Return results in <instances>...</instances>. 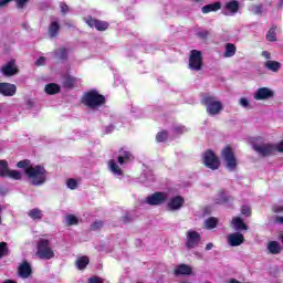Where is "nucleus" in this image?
<instances>
[{
  "label": "nucleus",
  "mask_w": 283,
  "mask_h": 283,
  "mask_svg": "<svg viewBox=\"0 0 283 283\" xmlns=\"http://www.w3.org/2000/svg\"><path fill=\"white\" fill-rule=\"evenodd\" d=\"M30 159L20 160L17 164L19 169H25L24 174L33 187H41L48 180V170L42 165L30 166Z\"/></svg>",
  "instance_id": "f257e3e1"
},
{
  "label": "nucleus",
  "mask_w": 283,
  "mask_h": 283,
  "mask_svg": "<svg viewBox=\"0 0 283 283\" xmlns=\"http://www.w3.org/2000/svg\"><path fill=\"white\" fill-rule=\"evenodd\" d=\"M81 103L85 107H88V109H98V107H103L107 103V98L105 95L98 93V91L91 90L83 93Z\"/></svg>",
  "instance_id": "f03ea898"
},
{
  "label": "nucleus",
  "mask_w": 283,
  "mask_h": 283,
  "mask_svg": "<svg viewBox=\"0 0 283 283\" xmlns=\"http://www.w3.org/2000/svg\"><path fill=\"white\" fill-rule=\"evenodd\" d=\"M201 103L205 105L206 112L209 116H218V114L223 109L222 102L218 101L213 95H205Z\"/></svg>",
  "instance_id": "7ed1b4c3"
},
{
  "label": "nucleus",
  "mask_w": 283,
  "mask_h": 283,
  "mask_svg": "<svg viewBox=\"0 0 283 283\" xmlns=\"http://www.w3.org/2000/svg\"><path fill=\"white\" fill-rule=\"evenodd\" d=\"M221 157L226 163V167L229 171H235L238 169V158H235V153L231 146H226L221 151Z\"/></svg>",
  "instance_id": "20e7f679"
},
{
  "label": "nucleus",
  "mask_w": 283,
  "mask_h": 283,
  "mask_svg": "<svg viewBox=\"0 0 283 283\" xmlns=\"http://www.w3.org/2000/svg\"><path fill=\"white\" fill-rule=\"evenodd\" d=\"M36 249V255L40 260H52V258H54V250L50 248V240L40 239Z\"/></svg>",
  "instance_id": "39448f33"
},
{
  "label": "nucleus",
  "mask_w": 283,
  "mask_h": 283,
  "mask_svg": "<svg viewBox=\"0 0 283 283\" xmlns=\"http://www.w3.org/2000/svg\"><path fill=\"white\" fill-rule=\"evenodd\" d=\"M203 165L208 169H211L212 171H216L217 169H220V158L216 156V153L213 150L208 149L203 153Z\"/></svg>",
  "instance_id": "423d86ee"
},
{
  "label": "nucleus",
  "mask_w": 283,
  "mask_h": 283,
  "mask_svg": "<svg viewBox=\"0 0 283 283\" xmlns=\"http://www.w3.org/2000/svg\"><path fill=\"white\" fill-rule=\"evenodd\" d=\"M202 52L198 50L190 51L189 70H192V72H200V70H202Z\"/></svg>",
  "instance_id": "0eeeda50"
},
{
  "label": "nucleus",
  "mask_w": 283,
  "mask_h": 283,
  "mask_svg": "<svg viewBox=\"0 0 283 283\" xmlns=\"http://www.w3.org/2000/svg\"><path fill=\"white\" fill-rule=\"evenodd\" d=\"M252 147L254 151H256V154H259V156H262L263 158L273 156V154H275V144H254Z\"/></svg>",
  "instance_id": "6e6552de"
},
{
  "label": "nucleus",
  "mask_w": 283,
  "mask_h": 283,
  "mask_svg": "<svg viewBox=\"0 0 283 283\" xmlns=\"http://www.w3.org/2000/svg\"><path fill=\"white\" fill-rule=\"evenodd\" d=\"M167 192H155L146 198V203L150 207H160V205H165L167 202Z\"/></svg>",
  "instance_id": "1a4fd4ad"
},
{
  "label": "nucleus",
  "mask_w": 283,
  "mask_h": 283,
  "mask_svg": "<svg viewBox=\"0 0 283 283\" xmlns=\"http://www.w3.org/2000/svg\"><path fill=\"white\" fill-rule=\"evenodd\" d=\"M84 21L88 28H95L98 32H105L109 28V22L92 18V15L84 18Z\"/></svg>",
  "instance_id": "9d476101"
},
{
  "label": "nucleus",
  "mask_w": 283,
  "mask_h": 283,
  "mask_svg": "<svg viewBox=\"0 0 283 283\" xmlns=\"http://www.w3.org/2000/svg\"><path fill=\"white\" fill-rule=\"evenodd\" d=\"M1 74L3 76L10 77L14 76L19 73V66H17V60H10L7 62L1 69H0Z\"/></svg>",
  "instance_id": "9b49d317"
},
{
  "label": "nucleus",
  "mask_w": 283,
  "mask_h": 283,
  "mask_svg": "<svg viewBox=\"0 0 283 283\" xmlns=\"http://www.w3.org/2000/svg\"><path fill=\"white\" fill-rule=\"evenodd\" d=\"M269 98H275V92L269 87L258 88L254 94V101H269Z\"/></svg>",
  "instance_id": "f8f14e48"
},
{
  "label": "nucleus",
  "mask_w": 283,
  "mask_h": 283,
  "mask_svg": "<svg viewBox=\"0 0 283 283\" xmlns=\"http://www.w3.org/2000/svg\"><path fill=\"white\" fill-rule=\"evenodd\" d=\"M200 233L195 231V230H189L187 232V241H186V247L187 249H196L198 244H200Z\"/></svg>",
  "instance_id": "ddd939ff"
},
{
  "label": "nucleus",
  "mask_w": 283,
  "mask_h": 283,
  "mask_svg": "<svg viewBox=\"0 0 283 283\" xmlns=\"http://www.w3.org/2000/svg\"><path fill=\"white\" fill-rule=\"evenodd\" d=\"M169 211H178L185 207V198L182 196L172 197L167 203Z\"/></svg>",
  "instance_id": "4468645a"
},
{
  "label": "nucleus",
  "mask_w": 283,
  "mask_h": 283,
  "mask_svg": "<svg viewBox=\"0 0 283 283\" xmlns=\"http://www.w3.org/2000/svg\"><path fill=\"white\" fill-rule=\"evenodd\" d=\"M0 94L2 96H14V94H17V85L8 82H0Z\"/></svg>",
  "instance_id": "2eb2a0df"
},
{
  "label": "nucleus",
  "mask_w": 283,
  "mask_h": 283,
  "mask_svg": "<svg viewBox=\"0 0 283 283\" xmlns=\"http://www.w3.org/2000/svg\"><path fill=\"white\" fill-rule=\"evenodd\" d=\"M228 244H230V247H240V244H244V234L240 232L230 233L228 235Z\"/></svg>",
  "instance_id": "dca6fc26"
},
{
  "label": "nucleus",
  "mask_w": 283,
  "mask_h": 283,
  "mask_svg": "<svg viewBox=\"0 0 283 283\" xmlns=\"http://www.w3.org/2000/svg\"><path fill=\"white\" fill-rule=\"evenodd\" d=\"M191 273H193V269L191 265L185 263L177 265L174 270V275H176V277H180V275H191Z\"/></svg>",
  "instance_id": "f3484780"
},
{
  "label": "nucleus",
  "mask_w": 283,
  "mask_h": 283,
  "mask_svg": "<svg viewBox=\"0 0 283 283\" xmlns=\"http://www.w3.org/2000/svg\"><path fill=\"white\" fill-rule=\"evenodd\" d=\"M18 273L20 277H23V280H28L30 275H32V266L28 261H23L22 264L18 269Z\"/></svg>",
  "instance_id": "a211bd4d"
},
{
  "label": "nucleus",
  "mask_w": 283,
  "mask_h": 283,
  "mask_svg": "<svg viewBox=\"0 0 283 283\" xmlns=\"http://www.w3.org/2000/svg\"><path fill=\"white\" fill-rule=\"evenodd\" d=\"M234 231H249V226L240 217H234L231 221Z\"/></svg>",
  "instance_id": "6ab92c4d"
},
{
  "label": "nucleus",
  "mask_w": 283,
  "mask_h": 283,
  "mask_svg": "<svg viewBox=\"0 0 283 283\" xmlns=\"http://www.w3.org/2000/svg\"><path fill=\"white\" fill-rule=\"evenodd\" d=\"M59 32H61V24H59L57 21L51 22L48 30L50 39H56V36H59Z\"/></svg>",
  "instance_id": "aec40b11"
},
{
  "label": "nucleus",
  "mask_w": 283,
  "mask_h": 283,
  "mask_svg": "<svg viewBox=\"0 0 283 283\" xmlns=\"http://www.w3.org/2000/svg\"><path fill=\"white\" fill-rule=\"evenodd\" d=\"M119 154H122V156L117 158V161L120 165H125V163H129L130 160H134V155H132L129 150H125V148H120Z\"/></svg>",
  "instance_id": "412c9836"
},
{
  "label": "nucleus",
  "mask_w": 283,
  "mask_h": 283,
  "mask_svg": "<svg viewBox=\"0 0 283 283\" xmlns=\"http://www.w3.org/2000/svg\"><path fill=\"white\" fill-rule=\"evenodd\" d=\"M224 9L231 14H238V12H240V2L238 0L226 2Z\"/></svg>",
  "instance_id": "4be33fe9"
},
{
  "label": "nucleus",
  "mask_w": 283,
  "mask_h": 283,
  "mask_svg": "<svg viewBox=\"0 0 283 283\" xmlns=\"http://www.w3.org/2000/svg\"><path fill=\"white\" fill-rule=\"evenodd\" d=\"M222 8V3L221 2H213L210 4H206L201 8V12L203 14H209V12H218V10H220Z\"/></svg>",
  "instance_id": "5701e85b"
},
{
  "label": "nucleus",
  "mask_w": 283,
  "mask_h": 283,
  "mask_svg": "<svg viewBox=\"0 0 283 283\" xmlns=\"http://www.w3.org/2000/svg\"><path fill=\"white\" fill-rule=\"evenodd\" d=\"M62 85L65 90H73L74 85H76V77L72 75H64Z\"/></svg>",
  "instance_id": "b1692460"
},
{
  "label": "nucleus",
  "mask_w": 283,
  "mask_h": 283,
  "mask_svg": "<svg viewBox=\"0 0 283 283\" xmlns=\"http://www.w3.org/2000/svg\"><path fill=\"white\" fill-rule=\"evenodd\" d=\"M44 92L50 96H53L54 94H59V92H61V86L56 83H50L45 85Z\"/></svg>",
  "instance_id": "393cba45"
},
{
  "label": "nucleus",
  "mask_w": 283,
  "mask_h": 283,
  "mask_svg": "<svg viewBox=\"0 0 283 283\" xmlns=\"http://www.w3.org/2000/svg\"><path fill=\"white\" fill-rule=\"evenodd\" d=\"M235 52H238V48L235 46V44L227 43L223 56L224 59H231V56H235Z\"/></svg>",
  "instance_id": "a878e982"
},
{
  "label": "nucleus",
  "mask_w": 283,
  "mask_h": 283,
  "mask_svg": "<svg viewBox=\"0 0 283 283\" xmlns=\"http://www.w3.org/2000/svg\"><path fill=\"white\" fill-rule=\"evenodd\" d=\"M264 67H266V70H270V72H280L282 64L277 61L269 60L265 62Z\"/></svg>",
  "instance_id": "bb28decb"
},
{
  "label": "nucleus",
  "mask_w": 283,
  "mask_h": 283,
  "mask_svg": "<svg viewBox=\"0 0 283 283\" xmlns=\"http://www.w3.org/2000/svg\"><path fill=\"white\" fill-rule=\"evenodd\" d=\"M75 264H76L78 271H84V269H87V264H90V258L87 255L80 256L76 260Z\"/></svg>",
  "instance_id": "cd10ccee"
},
{
  "label": "nucleus",
  "mask_w": 283,
  "mask_h": 283,
  "mask_svg": "<svg viewBox=\"0 0 283 283\" xmlns=\"http://www.w3.org/2000/svg\"><path fill=\"white\" fill-rule=\"evenodd\" d=\"M268 250L270 251V253H272V255H277L279 253H281L282 248H280V243L277 241H271L268 244Z\"/></svg>",
  "instance_id": "c85d7f7f"
},
{
  "label": "nucleus",
  "mask_w": 283,
  "mask_h": 283,
  "mask_svg": "<svg viewBox=\"0 0 283 283\" xmlns=\"http://www.w3.org/2000/svg\"><path fill=\"white\" fill-rule=\"evenodd\" d=\"M108 166L112 174H115L116 176H123V169H120V167L118 166V164H116L114 159H111L108 161Z\"/></svg>",
  "instance_id": "c756f323"
},
{
  "label": "nucleus",
  "mask_w": 283,
  "mask_h": 283,
  "mask_svg": "<svg viewBox=\"0 0 283 283\" xmlns=\"http://www.w3.org/2000/svg\"><path fill=\"white\" fill-rule=\"evenodd\" d=\"M28 216L31 220H43V212L39 208L31 209Z\"/></svg>",
  "instance_id": "7c9ffc66"
},
{
  "label": "nucleus",
  "mask_w": 283,
  "mask_h": 283,
  "mask_svg": "<svg viewBox=\"0 0 283 283\" xmlns=\"http://www.w3.org/2000/svg\"><path fill=\"white\" fill-rule=\"evenodd\" d=\"M8 161L7 160H0V178H8Z\"/></svg>",
  "instance_id": "2f4dec72"
},
{
  "label": "nucleus",
  "mask_w": 283,
  "mask_h": 283,
  "mask_svg": "<svg viewBox=\"0 0 283 283\" xmlns=\"http://www.w3.org/2000/svg\"><path fill=\"white\" fill-rule=\"evenodd\" d=\"M7 255H10V250L8 249V242H0V260H3Z\"/></svg>",
  "instance_id": "473e14b6"
},
{
  "label": "nucleus",
  "mask_w": 283,
  "mask_h": 283,
  "mask_svg": "<svg viewBox=\"0 0 283 283\" xmlns=\"http://www.w3.org/2000/svg\"><path fill=\"white\" fill-rule=\"evenodd\" d=\"M275 30H277V28L272 27V28L268 31V33H266V35H265V38H266L271 43L277 41V36H276V33H275Z\"/></svg>",
  "instance_id": "72a5a7b5"
},
{
  "label": "nucleus",
  "mask_w": 283,
  "mask_h": 283,
  "mask_svg": "<svg viewBox=\"0 0 283 283\" xmlns=\"http://www.w3.org/2000/svg\"><path fill=\"white\" fill-rule=\"evenodd\" d=\"M167 138H169V133L167 130H161L156 135L157 143H166Z\"/></svg>",
  "instance_id": "f704fd0d"
},
{
  "label": "nucleus",
  "mask_w": 283,
  "mask_h": 283,
  "mask_svg": "<svg viewBox=\"0 0 283 283\" xmlns=\"http://www.w3.org/2000/svg\"><path fill=\"white\" fill-rule=\"evenodd\" d=\"M207 229H216L218 227V219L214 217H210L206 220Z\"/></svg>",
  "instance_id": "c9c22d12"
},
{
  "label": "nucleus",
  "mask_w": 283,
  "mask_h": 283,
  "mask_svg": "<svg viewBox=\"0 0 283 283\" xmlns=\"http://www.w3.org/2000/svg\"><path fill=\"white\" fill-rule=\"evenodd\" d=\"M7 178H12V180H21L22 175L18 170H8Z\"/></svg>",
  "instance_id": "e433bc0d"
},
{
  "label": "nucleus",
  "mask_w": 283,
  "mask_h": 283,
  "mask_svg": "<svg viewBox=\"0 0 283 283\" xmlns=\"http://www.w3.org/2000/svg\"><path fill=\"white\" fill-rule=\"evenodd\" d=\"M263 8L264 7L262 4H252L251 6V10H252L253 14H256V15H262Z\"/></svg>",
  "instance_id": "4c0bfd02"
},
{
  "label": "nucleus",
  "mask_w": 283,
  "mask_h": 283,
  "mask_svg": "<svg viewBox=\"0 0 283 283\" xmlns=\"http://www.w3.org/2000/svg\"><path fill=\"white\" fill-rule=\"evenodd\" d=\"M103 227H105V222L98 220V221H95L91 224V230L92 231H99V229H103Z\"/></svg>",
  "instance_id": "58836bf2"
},
{
  "label": "nucleus",
  "mask_w": 283,
  "mask_h": 283,
  "mask_svg": "<svg viewBox=\"0 0 283 283\" xmlns=\"http://www.w3.org/2000/svg\"><path fill=\"white\" fill-rule=\"evenodd\" d=\"M66 220H67V226L69 227H72L74 224H78V218H76V216H74V214H69L66 217Z\"/></svg>",
  "instance_id": "ea45409f"
},
{
  "label": "nucleus",
  "mask_w": 283,
  "mask_h": 283,
  "mask_svg": "<svg viewBox=\"0 0 283 283\" xmlns=\"http://www.w3.org/2000/svg\"><path fill=\"white\" fill-rule=\"evenodd\" d=\"M13 1H15V8H18V10H23V8H25V6L30 3V0H13Z\"/></svg>",
  "instance_id": "a19ab883"
},
{
  "label": "nucleus",
  "mask_w": 283,
  "mask_h": 283,
  "mask_svg": "<svg viewBox=\"0 0 283 283\" xmlns=\"http://www.w3.org/2000/svg\"><path fill=\"white\" fill-rule=\"evenodd\" d=\"M251 213H252L251 207L249 206L241 207V216H245V218H251Z\"/></svg>",
  "instance_id": "79ce46f5"
},
{
  "label": "nucleus",
  "mask_w": 283,
  "mask_h": 283,
  "mask_svg": "<svg viewBox=\"0 0 283 283\" xmlns=\"http://www.w3.org/2000/svg\"><path fill=\"white\" fill-rule=\"evenodd\" d=\"M66 185H67L69 189H72V190H74V189H76V187H78V182L74 178L67 179Z\"/></svg>",
  "instance_id": "37998d69"
},
{
  "label": "nucleus",
  "mask_w": 283,
  "mask_h": 283,
  "mask_svg": "<svg viewBox=\"0 0 283 283\" xmlns=\"http://www.w3.org/2000/svg\"><path fill=\"white\" fill-rule=\"evenodd\" d=\"M174 132L175 134H178V136L185 134V132H187V127L182 126V125H177L174 127Z\"/></svg>",
  "instance_id": "c03bdc74"
},
{
  "label": "nucleus",
  "mask_w": 283,
  "mask_h": 283,
  "mask_svg": "<svg viewBox=\"0 0 283 283\" xmlns=\"http://www.w3.org/2000/svg\"><path fill=\"white\" fill-rule=\"evenodd\" d=\"M67 56H69L67 49L61 48L60 49V60L61 61H67Z\"/></svg>",
  "instance_id": "a18cd8bd"
},
{
  "label": "nucleus",
  "mask_w": 283,
  "mask_h": 283,
  "mask_svg": "<svg viewBox=\"0 0 283 283\" xmlns=\"http://www.w3.org/2000/svg\"><path fill=\"white\" fill-rule=\"evenodd\" d=\"M272 212L273 213H283V205H273Z\"/></svg>",
  "instance_id": "49530a36"
},
{
  "label": "nucleus",
  "mask_w": 283,
  "mask_h": 283,
  "mask_svg": "<svg viewBox=\"0 0 283 283\" xmlns=\"http://www.w3.org/2000/svg\"><path fill=\"white\" fill-rule=\"evenodd\" d=\"M88 283H103V279L101 276H91L87 280Z\"/></svg>",
  "instance_id": "de8ad7c7"
},
{
  "label": "nucleus",
  "mask_w": 283,
  "mask_h": 283,
  "mask_svg": "<svg viewBox=\"0 0 283 283\" xmlns=\"http://www.w3.org/2000/svg\"><path fill=\"white\" fill-rule=\"evenodd\" d=\"M62 14H67L70 12V7L65 3H61L60 6Z\"/></svg>",
  "instance_id": "09e8293b"
},
{
  "label": "nucleus",
  "mask_w": 283,
  "mask_h": 283,
  "mask_svg": "<svg viewBox=\"0 0 283 283\" xmlns=\"http://www.w3.org/2000/svg\"><path fill=\"white\" fill-rule=\"evenodd\" d=\"M241 107H248L249 106V99L247 97H242L239 101Z\"/></svg>",
  "instance_id": "8fccbe9b"
},
{
  "label": "nucleus",
  "mask_w": 283,
  "mask_h": 283,
  "mask_svg": "<svg viewBox=\"0 0 283 283\" xmlns=\"http://www.w3.org/2000/svg\"><path fill=\"white\" fill-rule=\"evenodd\" d=\"M275 151L283 154V139L275 146Z\"/></svg>",
  "instance_id": "3c124183"
},
{
  "label": "nucleus",
  "mask_w": 283,
  "mask_h": 283,
  "mask_svg": "<svg viewBox=\"0 0 283 283\" xmlns=\"http://www.w3.org/2000/svg\"><path fill=\"white\" fill-rule=\"evenodd\" d=\"M199 39H207L209 36V31H201L198 33Z\"/></svg>",
  "instance_id": "603ef678"
},
{
  "label": "nucleus",
  "mask_w": 283,
  "mask_h": 283,
  "mask_svg": "<svg viewBox=\"0 0 283 283\" xmlns=\"http://www.w3.org/2000/svg\"><path fill=\"white\" fill-rule=\"evenodd\" d=\"M14 0H0V8H6L8 3H12Z\"/></svg>",
  "instance_id": "864d4df0"
},
{
  "label": "nucleus",
  "mask_w": 283,
  "mask_h": 283,
  "mask_svg": "<svg viewBox=\"0 0 283 283\" xmlns=\"http://www.w3.org/2000/svg\"><path fill=\"white\" fill-rule=\"evenodd\" d=\"M44 63H45V59L43 56H40L36 60L35 65L41 66V65H44Z\"/></svg>",
  "instance_id": "5fc2aeb1"
},
{
  "label": "nucleus",
  "mask_w": 283,
  "mask_h": 283,
  "mask_svg": "<svg viewBox=\"0 0 283 283\" xmlns=\"http://www.w3.org/2000/svg\"><path fill=\"white\" fill-rule=\"evenodd\" d=\"M122 220L127 223V222H130L132 221V217H129L128 213H126L124 217H122Z\"/></svg>",
  "instance_id": "6e6d98bb"
},
{
  "label": "nucleus",
  "mask_w": 283,
  "mask_h": 283,
  "mask_svg": "<svg viewBox=\"0 0 283 283\" xmlns=\"http://www.w3.org/2000/svg\"><path fill=\"white\" fill-rule=\"evenodd\" d=\"M211 249H213V243H208L206 245V251H211Z\"/></svg>",
  "instance_id": "4d7b16f0"
},
{
  "label": "nucleus",
  "mask_w": 283,
  "mask_h": 283,
  "mask_svg": "<svg viewBox=\"0 0 283 283\" xmlns=\"http://www.w3.org/2000/svg\"><path fill=\"white\" fill-rule=\"evenodd\" d=\"M275 220L279 224H283V217H276Z\"/></svg>",
  "instance_id": "13d9d810"
},
{
  "label": "nucleus",
  "mask_w": 283,
  "mask_h": 283,
  "mask_svg": "<svg viewBox=\"0 0 283 283\" xmlns=\"http://www.w3.org/2000/svg\"><path fill=\"white\" fill-rule=\"evenodd\" d=\"M27 105H32V101L29 99V101L27 102Z\"/></svg>",
  "instance_id": "bf43d9fd"
},
{
  "label": "nucleus",
  "mask_w": 283,
  "mask_h": 283,
  "mask_svg": "<svg viewBox=\"0 0 283 283\" xmlns=\"http://www.w3.org/2000/svg\"><path fill=\"white\" fill-rule=\"evenodd\" d=\"M279 6H280V8H282V6H283V0L280 1Z\"/></svg>",
  "instance_id": "052dcab7"
},
{
  "label": "nucleus",
  "mask_w": 283,
  "mask_h": 283,
  "mask_svg": "<svg viewBox=\"0 0 283 283\" xmlns=\"http://www.w3.org/2000/svg\"><path fill=\"white\" fill-rule=\"evenodd\" d=\"M2 211H3V208H1V206H0V213H2Z\"/></svg>",
  "instance_id": "680f3d73"
},
{
  "label": "nucleus",
  "mask_w": 283,
  "mask_h": 283,
  "mask_svg": "<svg viewBox=\"0 0 283 283\" xmlns=\"http://www.w3.org/2000/svg\"><path fill=\"white\" fill-rule=\"evenodd\" d=\"M264 54L268 56V59H269V53L268 52H264Z\"/></svg>",
  "instance_id": "e2e57ef3"
},
{
  "label": "nucleus",
  "mask_w": 283,
  "mask_h": 283,
  "mask_svg": "<svg viewBox=\"0 0 283 283\" xmlns=\"http://www.w3.org/2000/svg\"><path fill=\"white\" fill-rule=\"evenodd\" d=\"M269 6H270V7L273 6V2H270Z\"/></svg>",
  "instance_id": "0e129e2a"
},
{
  "label": "nucleus",
  "mask_w": 283,
  "mask_h": 283,
  "mask_svg": "<svg viewBox=\"0 0 283 283\" xmlns=\"http://www.w3.org/2000/svg\"><path fill=\"white\" fill-rule=\"evenodd\" d=\"M0 223H1V217H0Z\"/></svg>",
  "instance_id": "69168bd1"
}]
</instances>
